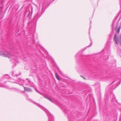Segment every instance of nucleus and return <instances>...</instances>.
Masks as SVG:
<instances>
[{
	"instance_id": "obj_1",
	"label": "nucleus",
	"mask_w": 121,
	"mask_h": 121,
	"mask_svg": "<svg viewBox=\"0 0 121 121\" xmlns=\"http://www.w3.org/2000/svg\"><path fill=\"white\" fill-rule=\"evenodd\" d=\"M114 40L116 42V43L117 44H120L121 45V38L118 39L117 38V35L115 34L114 37Z\"/></svg>"
},
{
	"instance_id": "obj_2",
	"label": "nucleus",
	"mask_w": 121,
	"mask_h": 121,
	"mask_svg": "<svg viewBox=\"0 0 121 121\" xmlns=\"http://www.w3.org/2000/svg\"><path fill=\"white\" fill-rule=\"evenodd\" d=\"M55 75L56 76V78H57V79L59 80H60V79L59 77V76L58 74L56 72L55 73Z\"/></svg>"
},
{
	"instance_id": "obj_3",
	"label": "nucleus",
	"mask_w": 121,
	"mask_h": 121,
	"mask_svg": "<svg viewBox=\"0 0 121 121\" xmlns=\"http://www.w3.org/2000/svg\"><path fill=\"white\" fill-rule=\"evenodd\" d=\"M81 77H82V78L84 79L85 80H86V78H85L84 77H83L82 76H80Z\"/></svg>"
},
{
	"instance_id": "obj_4",
	"label": "nucleus",
	"mask_w": 121,
	"mask_h": 121,
	"mask_svg": "<svg viewBox=\"0 0 121 121\" xmlns=\"http://www.w3.org/2000/svg\"><path fill=\"white\" fill-rule=\"evenodd\" d=\"M48 100H50V101H52V100L50 98H48Z\"/></svg>"
},
{
	"instance_id": "obj_5",
	"label": "nucleus",
	"mask_w": 121,
	"mask_h": 121,
	"mask_svg": "<svg viewBox=\"0 0 121 121\" xmlns=\"http://www.w3.org/2000/svg\"><path fill=\"white\" fill-rule=\"evenodd\" d=\"M119 30H118L117 31V32L118 33H119Z\"/></svg>"
},
{
	"instance_id": "obj_6",
	"label": "nucleus",
	"mask_w": 121,
	"mask_h": 121,
	"mask_svg": "<svg viewBox=\"0 0 121 121\" xmlns=\"http://www.w3.org/2000/svg\"><path fill=\"white\" fill-rule=\"evenodd\" d=\"M120 28L119 27L118 28V30H119L120 29Z\"/></svg>"
}]
</instances>
